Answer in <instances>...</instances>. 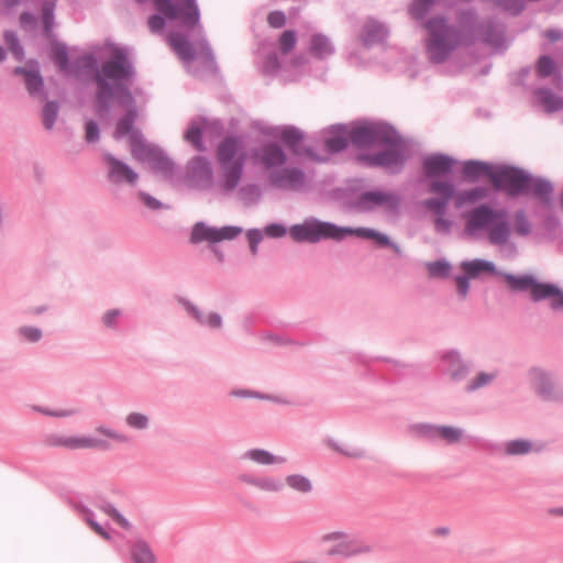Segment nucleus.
Returning <instances> with one entry per match:
<instances>
[{"mask_svg":"<svg viewBox=\"0 0 563 563\" xmlns=\"http://www.w3.org/2000/svg\"><path fill=\"white\" fill-rule=\"evenodd\" d=\"M59 112L57 101H46L42 110L43 125L46 130H52L56 123Z\"/></svg>","mask_w":563,"mask_h":563,"instance_id":"8fccbe9b","label":"nucleus"},{"mask_svg":"<svg viewBox=\"0 0 563 563\" xmlns=\"http://www.w3.org/2000/svg\"><path fill=\"white\" fill-rule=\"evenodd\" d=\"M132 156L143 163H147L153 173L167 181L178 178V167L170 157L157 145L141 141L136 134L133 139Z\"/></svg>","mask_w":563,"mask_h":563,"instance_id":"9b49d317","label":"nucleus"},{"mask_svg":"<svg viewBox=\"0 0 563 563\" xmlns=\"http://www.w3.org/2000/svg\"><path fill=\"white\" fill-rule=\"evenodd\" d=\"M461 268L470 278H476L485 273L498 277L500 273V271L496 267L494 262L483 258L463 261L461 263Z\"/></svg>","mask_w":563,"mask_h":563,"instance_id":"72a5a7b5","label":"nucleus"},{"mask_svg":"<svg viewBox=\"0 0 563 563\" xmlns=\"http://www.w3.org/2000/svg\"><path fill=\"white\" fill-rule=\"evenodd\" d=\"M352 132L353 128L349 131L343 124L332 125L324 137L328 153L335 154L344 151L352 143Z\"/></svg>","mask_w":563,"mask_h":563,"instance_id":"cd10ccee","label":"nucleus"},{"mask_svg":"<svg viewBox=\"0 0 563 563\" xmlns=\"http://www.w3.org/2000/svg\"><path fill=\"white\" fill-rule=\"evenodd\" d=\"M102 163L107 168V180L115 186H135L139 180V174L126 163L117 158L111 153L102 154Z\"/></svg>","mask_w":563,"mask_h":563,"instance_id":"f3484780","label":"nucleus"},{"mask_svg":"<svg viewBox=\"0 0 563 563\" xmlns=\"http://www.w3.org/2000/svg\"><path fill=\"white\" fill-rule=\"evenodd\" d=\"M451 269V264L444 258L429 262L427 264V271L431 277L446 278L449 277Z\"/></svg>","mask_w":563,"mask_h":563,"instance_id":"603ef678","label":"nucleus"},{"mask_svg":"<svg viewBox=\"0 0 563 563\" xmlns=\"http://www.w3.org/2000/svg\"><path fill=\"white\" fill-rule=\"evenodd\" d=\"M57 0H44L42 4V23L44 35L49 38L53 35V27L55 24V7Z\"/></svg>","mask_w":563,"mask_h":563,"instance_id":"c03bdc74","label":"nucleus"},{"mask_svg":"<svg viewBox=\"0 0 563 563\" xmlns=\"http://www.w3.org/2000/svg\"><path fill=\"white\" fill-rule=\"evenodd\" d=\"M263 231L256 228L246 231V239L253 256H256L258 253V245L263 241Z\"/></svg>","mask_w":563,"mask_h":563,"instance_id":"e2e57ef3","label":"nucleus"},{"mask_svg":"<svg viewBox=\"0 0 563 563\" xmlns=\"http://www.w3.org/2000/svg\"><path fill=\"white\" fill-rule=\"evenodd\" d=\"M345 205L357 213H372L383 209L386 214L397 217L400 214L401 197L393 191L374 189L347 197Z\"/></svg>","mask_w":563,"mask_h":563,"instance_id":"1a4fd4ad","label":"nucleus"},{"mask_svg":"<svg viewBox=\"0 0 563 563\" xmlns=\"http://www.w3.org/2000/svg\"><path fill=\"white\" fill-rule=\"evenodd\" d=\"M495 165L476 159H468L463 163L462 177L464 180L474 183L483 177H488L492 180V175L495 172Z\"/></svg>","mask_w":563,"mask_h":563,"instance_id":"2f4dec72","label":"nucleus"},{"mask_svg":"<svg viewBox=\"0 0 563 563\" xmlns=\"http://www.w3.org/2000/svg\"><path fill=\"white\" fill-rule=\"evenodd\" d=\"M411 431L420 438L429 441H442L448 445L460 443L464 438V430L453 426H439L432 423H416L410 427Z\"/></svg>","mask_w":563,"mask_h":563,"instance_id":"2eb2a0df","label":"nucleus"},{"mask_svg":"<svg viewBox=\"0 0 563 563\" xmlns=\"http://www.w3.org/2000/svg\"><path fill=\"white\" fill-rule=\"evenodd\" d=\"M263 233L273 239H280L286 235L287 229L282 223H269L263 229Z\"/></svg>","mask_w":563,"mask_h":563,"instance_id":"338daca9","label":"nucleus"},{"mask_svg":"<svg viewBox=\"0 0 563 563\" xmlns=\"http://www.w3.org/2000/svg\"><path fill=\"white\" fill-rule=\"evenodd\" d=\"M327 444L329 448H331L332 450L339 452L340 454H343L347 457H352V459H363L365 457L366 455V452L365 450L363 449H360V448H352V449H345L344 446L340 445L336 441H334L333 439H329L327 441Z\"/></svg>","mask_w":563,"mask_h":563,"instance_id":"4d7b16f0","label":"nucleus"},{"mask_svg":"<svg viewBox=\"0 0 563 563\" xmlns=\"http://www.w3.org/2000/svg\"><path fill=\"white\" fill-rule=\"evenodd\" d=\"M515 231L521 236H527L531 232V224L523 210H518L515 213Z\"/></svg>","mask_w":563,"mask_h":563,"instance_id":"052dcab7","label":"nucleus"},{"mask_svg":"<svg viewBox=\"0 0 563 563\" xmlns=\"http://www.w3.org/2000/svg\"><path fill=\"white\" fill-rule=\"evenodd\" d=\"M3 40L12 53L13 57L18 62H22L24 58V48L20 43V40L14 31L5 30L3 33Z\"/></svg>","mask_w":563,"mask_h":563,"instance_id":"49530a36","label":"nucleus"},{"mask_svg":"<svg viewBox=\"0 0 563 563\" xmlns=\"http://www.w3.org/2000/svg\"><path fill=\"white\" fill-rule=\"evenodd\" d=\"M297 43V33L294 30H286L279 36V48L283 54L290 53Z\"/></svg>","mask_w":563,"mask_h":563,"instance_id":"bf43d9fd","label":"nucleus"},{"mask_svg":"<svg viewBox=\"0 0 563 563\" xmlns=\"http://www.w3.org/2000/svg\"><path fill=\"white\" fill-rule=\"evenodd\" d=\"M268 183L280 190L298 191L306 187L307 177L299 167H279L268 173Z\"/></svg>","mask_w":563,"mask_h":563,"instance_id":"6ab92c4d","label":"nucleus"},{"mask_svg":"<svg viewBox=\"0 0 563 563\" xmlns=\"http://www.w3.org/2000/svg\"><path fill=\"white\" fill-rule=\"evenodd\" d=\"M442 374L453 383L465 380L471 373V364L465 361L460 351L451 349L444 351L440 357Z\"/></svg>","mask_w":563,"mask_h":563,"instance_id":"aec40b11","label":"nucleus"},{"mask_svg":"<svg viewBox=\"0 0 563 563\" xmlns=\"http://www.w3.org/2000/svg\"><path fill=\"white\" fill-rule=\"evenodd\" d=\"M185 139L187 142L192 144V146L198 151L202 152L206 150V146L202 142V126L195 121H191L189 128L185 133Z\"/></svg>","mask_w":563,"mask_h":563,"instance_id":"09e8293b","label":"nucleus"},{"mask_svg":"<svg viewBox=\"0 0 563 563\" xmlns=\"http://www.w3.org/2000/svg\"><path fill=\"white\" fill-rule=\"evenodd\" d=\"M423 26L427 31L426 51L433 64L445 62L459 46H466V31L450 24L445 16H432Z\"/></svg>","mask_w":563,"mask_h":563,"instance_id":"423d86ee","label":"nucleus"},{"mask_svg":"<svg viewBox=\"0 0 563 563\" xmlns=\"http://www.w3.org/2000/svg\"><path fill=\"white\" fill-rule=\"evenodd\" d=\"M489 191L484 186H476L470 189L456 191L454 189V202L456 208H462L466 205H475L481 200L486 199Z\"/></svg>","mask_w":563,"mask_h":563,"instance_id":"e433bc0d","label":"nucleus"},{"mask_svg":"<svg viewBox=\"0 0 563 563\" xmlns=\"http://www.w3.org/2000/svg\"><path fill=\"white\" fill-rule=\"evenodd\" d=\"M428 191L437 195L422 201V206L437 214L434 229L438 233L449 234L452 221L444 218L448 206L454 197V184L449 180H433L428 185Z\"/></svg>","mask_w":563,"mask_h":563,"instance_id":"f8f14e48","label":"nucleus"},{"mask_svg":"<svg viewBox=\"0 0 563 563\" xmlns=\"http://www.w3.org/2000/svg\"><path fill=\"white\" fill-rule=\"evenodd\" d=\"M168 43L181 60L191 63L196 59L197 52L185 34L170 32Z\"/></svg>","mask_w":563,"mask_h":563,"instance_id":"473e14b6","label":"nucleus"},{"mask_svg":"<svg viewBox=\"0 0 563 563\" xmlns=\"http://www.w3.org/2000/svg\"><path fill=\"white\" fill-rule=\"evenodd\" d=\"M464 233L470 238H477L487 232L492 245L504 246L511 236V227L508 211L504 208H493L481 203L463 213Z\"/></svg>","mask_w":563,"mask_h":563,"instance_id":"20e7f679","label":"nucleus"},{"mask_svg":"<svg viewBox=\"0 0 563 563\" xmlns=\"http://www.w3.org/2000/svg\"><path fill=\"white\" fill-rule=\"evenodd\" d=\"M82 63L88 71L95 74L97 114H108L113 102L125 111L117 122L114 137L122 139L129 135L132 154L134 136L137 134L141 141H145L142 133L133 129L137 118L136 100L131 91V86L136 78L133 63L122 48H115L101 66L92 54L84 55Z\"/></svg>","mask_w":563,"mask_h":563,"instance_id":"f257e3e1","label":"nucleus"},{"mask_svg":"<svg viewBox=\"0 0 563 563\" xmlns=\"http://www.w3.org/2000/svg\"><path fill=\"white\" fill-rule=\"evenodd\" d=\"M307 49L310 56L318 60H324L335 53L331 38L320 32L310 35Z\"/></svg>","mask_w":563,"mask_h":563,"instance_id":"7c9ffc66","label":"nucleus"},{"mask_svg":"<svg viewBox=\"0 0 563 563\" xmlns=\"http://www.w3.org/2000/svg\"><path fill=\"white\" fill-rule=\"evenodd\" d=\"M321 542L334 544L328 550L329 556L350 559L373 552L374 547L364 538L344 531H332L321 537Z\"/></svg>","mask_w":563,"mask_h":563,"instance_id":"ddd939ff","label":"nucleus"},{"mask_svg":"<svg viewBox=\"0 0 563 563\" xmlns=\"http://www.w3.org/2000/svg\"><path fill=\"white\" fill-rule=\"evenodd\" d=\"M177 302L185 310L186 314L201 327L210 330H220L223 327V319L220 313L210 311L205 313L196 303L186 297L178 296Z\"/></svg>","mask_w":563,"mask_h":563,"instance_id":"5701e85b","label":"nucleus"},{"mask_svg":"<svg viewBox=\"0 0 563 563\" xmlns=\"http://www.w3.org/2000/svg\"><path fill=\"white\" fill-rule=\"evenodd\" d=\"M280 60L276 53H271L265 56L262 63V73L267 76L276 75L280 70Z\"/></svg>","mask_w":563,"mask_h":563,"instance_id":"13d9d810","label":"nucleus"},{"mask_svg":"<svg viewBox=\"0 0 563 563\" xmlns=\"http://www.w3.org/2000/svg\"><path fill=\"white\" fill-rule=\"evenodd\" d=\"M236 479L242 484L250 485L264 493H280L285 485L291 490L302 495H308L313 490L312 481L300 473L287 475L285 482L272 475L258 476L251 473H240Z\"/></svg>","mask_w":563,"mask_h":563,"instance_id":"9d476101","label":"nucleus"},{"mask_svg":"<svg viewBox=\"0 0 563 563\" xmlns=\"http://www.w3.org/2000/svg\"><path fill=\"white\" fill-rule=\"evenodd\" d=\"M528 379L534 394L543 401L563 404V389L558 385L554 373L533 366L528 371Z\"/></svg>","mask_w":563,"mask_h":563,"instance_id":"4468645a","label":"nucleus"},{"mask_svg":"<svg viewBox=\"0 0 563 563\" xmlns=\"http://www.w3.org/2000/svg\"><path fill=\"white\" fill-rule=\"evenodd\" d=\"M251 157L255 165L263 167L269 173L284 166L287 162L286 152L274 141H267L260 147L252 148Z\"/></svg>","mask_w":563,"mask_h":563,"instance_id":"dca6fc26","label":"nucleus"},{"mask_svg":"<svg viewBox=\"0 0 563 563\" xmlns=\"http://www.w3.org/2000/svg\"><path fill=\"white\" fill-rule=\"evenodd\" d=\"M49 446L66 448L68 450H80V449H99L109 450L111 448L107 440L90 437V435H49L46 440Z\"/></svg>","mask_w":563,"mask_h":563,"instance_id":"412c9836","label":"nucleus"},{"mask_svg":"<svg viewBox=\"0 0 563 563\" xmlns=\"http://www.w3.org/2000/svg\"><path fill=\"white\" fill-rule=\"evenodd\" d=\"M34 410L48 416V417H55V418H66L71 417L80 413V410L78 408H69V409H59V410H51L48 408L35 406Z\"/></svg>","mask_w":563,"mask_h":563,"instance_id":"0e129e2a","label":"nucleus"},{"mask_svg":"<svg viewBox=\"0 0 563 563\" xmlns=\"http://www.w3.org/2000/svg\"><path fill=\"white\" fill-rule=\"evenodd\" d=\"M92 504L99 510L110 517L122 529H131V522L103 496H95Z\"/></svg>","mask_w":563,"mask_h":563,"instance_id":"ea45409f","label":"nucleus"},{"mask_svg":"<svg viewBox=\"0 0 563 563\" xmlns=\"http://www.w3.org/2000/svg\"><path fill=\"white\" fill-rule=\"evenodd\" d=\"M286 14L283 11L275 10L268 13L267 23L271 27L280 29L286 24Z\"/></svg>","mask_w":563,"mask_h":563,"instance_id":"774afa93","label":"nucleus"},{"mask_svg":"<svg viewBox=\"0 0 563 563\" xmlns=\"http://www.w3.org/2000/svg\"><path fill=\"white\" fill-rule=\"evenodd\" d=\"M96 432L101 435H104L106 438H108L110 440H113L118 444L126 445V444L132 443V438L129 434L121 432L119 430H115L113 428H110L108 426H104V424L98 426L96 428Z\"/></svg>","mask_w":563,"mask_h":563,"instance_id":"3c124183","label":"nucleus"},{"mask_svg":"<svg viewBox=\"0 0 563 563\" xmlns=\"http://www.w3.org/2000/svg\"><path fill=\"white\" fill-rule=\"evenodd\" d=\"M459 21L466 31V46L474 45L479 41L494 48L504 47L506 26L498 19L478 20L474 11L467 10L460 13Z\"/></svg>","mask_w":563,"mask_h":563,"instance_id":"6e6552de","label":"nucleus"},{"mask_svg":"<svg viewBox=\"0 0 563 563\" xmlns=\"http://www.w3.org/2000/svg\"><path fill=\"white\" fill-rule=\"evenodd\" d=\"M494 2L503 8L505 11H508L512 15L520 14L526 7V3L523 0H494Z\"/></svg>","mask_w":563,"mask_h":563,"instance_id":"680f3d73","label":"nucleus"},{"mask_svg":"<svg viewBox=\"0 0 563 563\" xmlns=\"http://www.w3.org/2000/svg\"><path fill=\"white\" fill-rule=\"evenodd\" d=\"M456 159L443 153H435L422 159V169L426 178L430 181L450 174L456 164Z\"/></svg>","mask_w":563,"mask_h":563,"instance_id":"a878e982","label":"nucleus"},{"mask_svg":"<svg viewBox=\"0 0 563 563\" xmlns=\"http://www.w3.org/2000/svg\"><path fill=\"white\" fill-rule=\"evenodd\" d=\"M189 181L199 189H210L213 185V170L208 158L195 156L187 167Z\"/></svg>","mask_w":563,"mask_h":563,"instance_id":"393cba45","label":"nucleus"},{"mask_svg":"<svg viewBox=\"0 0 563 563\" xmlns=\"http://www.w3.org/2000/svg\"><path fill=\"white\" fill-rule=\"evenodd\" d=\"M16 333L19 338L29 343H37L43 338L42 329L33 325H22L18 328Z\"/></svg>","mask_w":563,"mask_h":563,"instance_id":"6e6d98bb","label":"nucleus"},{"mask_svg":"<svg viewBox=\"0 0 563 563\" xmlns=\"http://www.w3.org/2000/svg\"><path fill=\"white\" fill-rule=\"evenodd\" d=\"M536 100L544 107L549 113H553L563 109V98L554 93L551 89L542 87L533 91Z\"/></svg>","mask_w":563,"mask_h":563,"instance_id":"a19ab883","label":"nucleus"},{"mask_svg":"<svg viewBox=\"0 0 563 563\" xmlns=\"http://www.w3.org/2000/svg\"><path fill=\"white\" fill-rule=\"evenodd\" d=\"M388 29L377 20L368 18L362 26L360 40L362 45L369 48L383 43L388 36Z\"/></svg>","mask_w":563,"mask_h":563,"instance_id":"c85d7f7f","label":"nucleus"},{"mask_svg":"<svg viewBox=\"0 0 563 563\" xmlns=\"http://www.w3.org/2000/svg\"><path fill=\"white\" fill-rule=\"evenodd\" d=\"M124 422L132 430L145 431L151 426V418L143 412L132 411L125 416Z\"/></svg>","mask_w":563,"mask_h":563,"instance_id":"a18cd8bd","label":"nucleus"},{"mask_svg":"<svg viewBox=\"0 0 563 563\" xmlns=\"http://www.w3.org/2000/svg\"><path fill=\"white\" fill-rule=\"evenodd\" d=\"M199 64H201V69L195 68L190 69L194 76L202 77L205 75H214L218 73V65L216 62V57L213 51L207 40H203L201 43V52L199 56Z\"/></svg>","mask_w":563,"mask_h":563,"instance_id":"c9c22d12","label":"nucleus"},{"mask_svg":"<svg viewBox=\"0 0 563 563\" xmlns=\"http://www.w3.org/2000/svg\"><path fill=\"white\" fill-rule=\"evenodd\" d=\"M551 299L550 307L552 310H563V290L555 284L545 283L541 294L539 295V301Z\"/></svg>","mask_w":563,"mask_h":563,"instance_id":"37998d69","label":"nucleus"},{"mask_svg":"<svg viewBox=\"0 0 563 563\" xmlns=\"http://www.w3.org/2000/svg\"><path fill=\"white\" fill-rule=\"evenodd\" d=\"M352 144L357 148L384 146L375 153L357 156L358 163L368 168H382L389 174H399L404 169L408 154L407 146L398 131L386 122H363L353 126Z\"/></svg>","mask_w":563,"mask_h":563,"instance_id":"f03ea898","label":"nucleus"},{"mask_svg":"<svg viewBox=\"0 0 563 563\" xmlns=\"http://www.w3.org/2000/svg\"><path fill=\"white\" fill-rule=\"evenodd\" d=\"M242 459L263 466L287 463L286 456L275 455L265 449H250L243 453Z\"/></svg>","mask_w":563,"mask_h":563,"instance_id":"4c0bfd02","label":"nucleus"},{"mask_svg":"<svg viewBox=\"0 0 563 563\" xmlns=\"http://www.w3.org/2000/svg\"><path fill=\"white\" fill-rule=\"evenodd\" d=\"M556 64L552 57L542 55L537 63V74L540 78H547L556 73Z\"/></svg>","mask_w":563,"mask_h":563,"instance_id":"5fc2aeb1","label":"nucleus"},{"mask_svg":"<svg viewBox=\"0 0 563 563\" xmlns=\"http://www.w3.org/2000/svg\"><path fill=\"white\" fill-rule=\"evenodd\" d=\"M499 377V371L494 369L490 372L481 371L475 374L465 384L464 390L467 394L476 393L479 389L489 387Z\"/></svg>","mask_w":563,"mask_h":563,"instance_id":"79ce46f5","label":"nucleus"},{"mask_svg":"<svg viewBox=\"0 0 563 563\" xmlns=\"http://www.w3.org/2000/svg\"><path fill=\"white\" fill-rule=\"evenodd\" d=\"M243 232V228L238 225H224L221 228L209 227L205 222H197L191 231L190 241L200 243L203 241L218 243L221 241H231Z\"/></svg>","mask_w":563,"mask_h":563,"instance_id":"a211bd4d","label":"nucleus"},{"mask_svg":"<svg viewBox=\"0 0 563 563\" xmlns=\"http://www.w3.org/2000/svg\"><path fill=\"white\" fill-rule=\"evenodd\" d=\"M85 140L87 143H97L100 140V128L95 120H88L86 122Z\"/></svg>","mask_w":563,"mask_h":563,"instance_id":"69168bd1","label":"nucleus"},{"mask_svg":"<svg viewBox=\"0 0 563 563\" xmlns=\"http://www.w3.org/2000/svg\"><path fill=\"white\" fill-rule=\"evenodd\" d=\"M544 449L542 443H534L528 439H514L498 445L497 451L506 456H523L539 453Z\"/></svg>","mask_w":563,"mask_h":563,"instance_id":"c756f323","label":"nucleus"},{"mask_svg":"<svg viewBox=\"0 0 563 563\" xmlns=\"http://www.w3.org/2000/svg\"><path fill=\"white\" fill-rule=\"evenodd\" d=\"M289 235L297 243L310 244H316L322 240L341 242L347 236L355 235L361 239L373 240L378 246L389 247L397 256H402L401 247L385 233L365 227H340L314 217L306 218L302 223L292 224L289 228Z\"/></svg>","mask_w":563,"mask_h":563,"instance_id":"7ed1b4c3","label":"nucleus"},{"mask_svg":"<svg viewBox=\"0 0 563 563\" xmlns=\"http://www.w3.org/2000/svg\"><path fill=\"white\" fill-rule=\"evenodd\" d=\"M503 278L512 292H527L530 291V298L534 302H539V295L541 294L545 283L539 282L531 274L515 275L500 271L499 276Z\"/></svg>","mask_w":563,"mask_h":563,"instance_id":"4be33fe9","label":"nucleus"},{"mask_svg":"<svg viewBox=\"0 0 563 563\" xmlns=\"http://www.w3.org/2000/svg\"><path fill=\"white\" fill-rule=\"evenodd\" d=\"M492 184L496 191L505 192L510 197L533 194L544 205H551L552 183L542 177H533L522 168L509 165L496 166L492 175Z\"/></svg>","mask_w":563,"mask_h":563,"instance_id":"39448f33","label":"nucleus"},{"mask_svg":"<svg viewBox=\"0 0 563 563\" xmlns=\"http://www.w3.org/2000/svg\"><path fill=\"white\" fill-rule=\"evenodd\" d=\"M122 316L123 312L121 309L113 308L104 311L100 318V321L106 329L117 331L119 330Z\"/></svg>","mask_w":563,"mask_h":563,"instance_id":"864d4df0","label":"nucleus"},{"mask_svg":"<svg viewBox=\"0 0 563 563\" xmlns=\"http://www.w3.org/2000/svg\"><path fill=\"white\" fill-rule=\"evenodd\" d=\"M35 64L34 69H27L24 66H16L13 69V75L23 76L25 88L31 97H40L42 100L47 98V93L44 90V80Z\"/></svg>","mask_w":563,"mask_h":563,"instance_id":"bb28decb","label":"nucleus"},{"mask_svg":"<svg viewBox=\"0 0 563 563\" xmlns=\"http://www.w3.org/2000/svg\"><path fill=\"white\" fill-rule=\"evenodd\" d=\"M82 57L84 56H81L75 63L71 64L70 60H69L67 47H66L65 44L56 43L53 46V60H54L55 65L60 70H63L65 73H71L74 70L75 66H77L76 67L77 69L82 68V69L87 70L84 67Z\"/></svg>","mask_w":563,"mask_h":563,"instance_id":"58836bf2","label":"nucleus"},{"mask_svg":"<svg viewBox=\"0 0 563 563\" xmlns=\"http://www.w3.org/2000/svg\"><path fill=\"white\" fill-rule=\"evenodd\" d=\"M437 0H412L409 13L412 19L423 21Z\"/></svg>","mask_w":563,"mask_h":563,"instance_id":"de8ad7c7","label":"nucleus"},{"mask_svg":"<svg viewBox=\"0 0 563 563\" xmlns=\"http://www.w3.org/2000/svg\"><path fill=\"white\" fill-rule=\"evenodd\" d=\"M132 563H157L156 555L150 543L142 538H137L129 547Z\"/></svg>","mask_w":563,"mask_h":563,"instance_id":"f704fd0d","label":"nucleus"},{"mask_svg":"<svg viewBox=\"0 0 563 563\" xmlns=\"http://www.w3.org/2000/svg\"><path fill=\"white\" fill-rule=\"evenodd\" d=\"M303 136V132L294 125L285 126L280 133L282 141L292 154L297 156L305 155L306 157L319 163L325 162L327 158L317 154L313 147L301 146Z\"/></svg>","mask_w":563,"mask_h":563,"instance_id":"b1692460","label":"nucleus"},{"mask_svg":"<svg viewBox=\"0 0 563 563\" xmlns=\"http://www.w3.org/2000/svg\"><path fill=\"white\" fill-rule=\"evenodd\" d=\"M216 156L220 168L219 185L222 191L232 192L241 181L246 162L241 139L225 136L218 144Z\"/></svg>","mask_w":563,"mask_h":563,"instance_id":"0eeeda50","label":"nucleus"}]
</instances>
